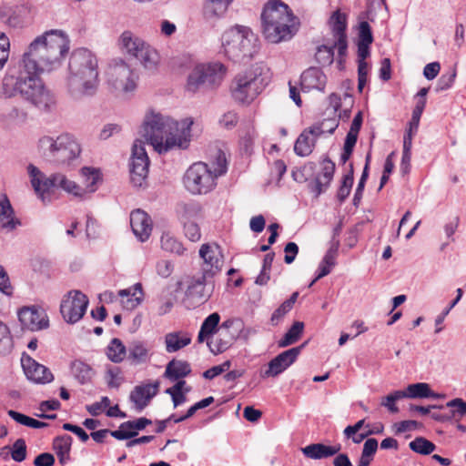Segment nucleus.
<instances>
[{"instance_id":"18","label":"nucleus","mask_w":466,"mask_h":466,"mask_svg":"<svg viewBox=\"0 0 466 466\" xmlns=\"http://www.w3.org/2000/svg\"><path fill=\"white\" fill-rule=\"evenodd\" d=\"M302 347L291 348L277 355L268 362V368L261 373V377L275 378L284 372L296 361Z\"/></svg>"},{"instance_id":"42","label":"nucleus","mask_w":466,"mask_h":466,"mask_svg":"<svg viewBox=\"0 0 466 466\" xmlns=\"http://www.w3.org/2000/svg\"><path fill=\"white\" fill-rule=\"evenodd\" d=\"M161 248L168 253L181 256L186 248L183 244L169 233H164L160 238Z\"/></svg>"},{"instance_id":"14","label":"nucleus","mask_w":466,"mask_h":466,"mask_svg":"<svg viewBox=\"0 0 466 466\" xmlns=\"http://www.w3.org/2000/svg\"><path fill=\"white\" fill-rule=\"evenodd\" d=\"M199 257L202 258V272L206 276L214 277L221 271L224 264V255L220 246L217 243H206L199 248Z\"/></svg>"},{"instance_id":"63","label":"nucleus","mask_w":466,"mask_h":466,"mask_svg":"<svg viewBox=\"0 0 466 466\" xmlns=\"http://www.w3.org/2000/svg\"><path fill=\"white\" fill-rule=\"evenodd\" d=\"M291 309L289 303L283 302L271 315L270 321L272 325H278Z\"/></svg>"},{"instance_id":"35","label":"nucleus","mask_w":466,"mask_h":466,"mask_svg":"<svg viewBox=\"0 0 466 466\" xmlns=\"http://www.w3.org/2000/svg\"><path fill=\"white\" fill-rule=\"evenodd\" d=\"M219 321L220 315L218 312L208 315L201 324L198 335V342L203 343L206 340L208 341L211 336L218 330Z\"/></svg>"},{"instance_id":"36","label":"nucleus","mask_w":466,"mask_h":466,"mask_svg":"<svg viewBox=\"0 0 466 466\" xmlns=\"http://www.w3.org/2000/svg\"><path fill=\"white\" fill-rule=\"evenodd\" d=\"M73 439L70 435L65 434L54 439L53 448L58 457L59 462L65 465L70 461V451Z\"/></svg>"},{"instance_id":"21","label":"nucleus","mask_w":466,"mask_h":466,"mask_svg":"<svg viewBox=\"0 0 466 466\" xmlns=\"http://www.w3.org/2000/svg\"><path fill=\"white\" fill-rule=\"evenodd\" d=\"M130 226L138 240L145 242L149 238L153 224L150 217L145 211L141 209L132 211L130 214Z\"/></svg>"},{"instance_id":"56","label":"nucleus","mask_w":466,"mask_h":466,"mask_svg":"<svg viewBox=\"0 0 466 466\" xmlns=\"http://www.w3.org/2000/svg\"><path fill=\"white\" fill-rule=\"evenodd\" d=\"M456 76L457 72L454 67L451 68L449 72L441 75V76L438 80L437 90L444 91L451 87L455 81Z\"/></svg>"},{"instance_id":"3","label":"nucleus","mask_w":466,"mask_h":466,"mask_svg":"<svg viewBox=\"0 0 466 466\" xmlns=\"http://www.w3.org/2000/svg\"><path fill=\"white\" fill-rule=\"evenodd\" d=\"M98 60L90 50L75 49L68 60L67 74L64 79L66 93L76 100L94 96L99 86Z\"/></svg>"},{"instance_id":"41","label":"nucleus","mask_w":466,"mask_h":466,"mask_svg":"<svg viewBox=\"0 0 466 466\" xmlns=\"http://www.w3.org/2000/svg\"><path fill=\"white\" fill-rule=\"evenodd\" d=\"M149 349L141 341H134L128 349V359L135 364L146 362L149 359Z\"/></svg>"},{"instance_id":"57","label":"nucleus","mask_w":466,"mask_h":466,"mask_svg":"<svg viewBox=\"0 0 466 466\" xmlns=\"http://www.w3.org/2000/svg\"><path fill=\"white\" fill-rule=\"evenodd\" d=\"M183 229L185 236L193 242L198 241L201 238L200 228L198 225V221L189 222L187 224H184Z\"/></svg>"},{"instance_id":"46","label":"nucleus","mask_w":466,"mask_h":466,"mask_svg":"<svg viewBox=\"0 0 466 466\" xmlns=\"http://www.w3.org/2000/svg\"><path fill=\"white\" fill-rule=\"evenodd\" d=\"M58 142V136L53 137L50 136H45L39 139L38 147L44 155L48 156L52 158H56V151L60 149Z\"/></svg>"},{"instance_id":"15","label":"nucleus","mask_w":466,"mask_h":466,"mask_svg":"<svg viewBox=\"0 0 466 466\" xmlns=\"http://www.w3.org/2000/svg\"><path fill=\"white\" fill-rule=\"evenodd\" d=\"M212 278L211 276H206L205 272L202 271L196 275L187 276L185 279L186 297L198 304L207 301L211 294L208 290V285Z\"/></svg>"},{"instance_id":"38","label":"nucleus","mask_w":466,"mask_h":466,"mask_svg":"<svg viewBox=\"0 0 466 466\" xmlns=\"http://www.w3.org/2000/svg\"><path fill=\"white\" fill-rule=\"evenodd\" d=\"M339 127L337 116H329L321 121L314 123L309 127V132H313L315 137H320L325 135H331Z\"/></svg>"},{"instance_id":"27","label":"nucleus","mask_w":466,"mask_h":466,"mask_svg":"<svg viewBox=\"0 0 466 466\" xmlns=\"http://www.w3.org/2000/svg\"><path fill=\"white\" fill-rule=\"evenodd\" d=\"M191 335L184 330L168 332L165 335V348L168 353L177 352L191 343Z\"/></svg>"},{"instance_id":"30","label":"nucleus","mask_w":466,"mask_h":466,"mask_svg":"<svg viewBox=\"0 0 466 466\" xmlns=\"http://www.w3.org/2000/svg\"><path fill=\"white\" fill-rule=\"evenodd\" d=\"M234 0H204L203 15L207 19H218L225 15Z\"/></svg>"},{"instance_id":"34","label":"nucleus","mask_w":466,"mask_h":466,"mask_svg":"<svg viewBox=\"0 0 466 466\" xmlns=\"http://www.w3.org/2000/svg\"><path fill=\"white\" fill-rule=\"evenodd\" d=\"M134 57L147 70H156L159 64V55L157 51L147 43L144 45Z\"/></svg>"},{"instance_id":"23","label":"nucleus","mask_w":466,"mask_h":466,"mask_svg":"<svg viewBox=\"0 0 466 466\" xmlns=\"http://www.w3.org/2000/svg\"><path fill=\"white\" fill-rule=\"evenodd\" d=\"M57 144L60 149L56 151L55 160L59 163L69 162L77 157L81 152L79 144L69 134L59 135Z\"/></svg>"},{"instance_id":"40","label":"nucleus","mask_w":466,"mask_h":466,"mask_svg":"<svg viewBox=\"0 0 466 466\" xmlns=\"http://www.w3.org/2000/svg\"><path fill=\"white\" fill-rule=\"evenodd\" d=\"M406 395V398H438L439 395L434 393L429 384L424 382H419L414 384H410L406 390H402Z\"/></svg>"},{"instance_id":"22","label":"nucleus","mask_w":466,"mask_h":466,"mask_svg":"<svg viewBox=\"0 0 466 466\" xmlns=\"http://www.w3.org/2000/svg\"><path fill=\"white\" fill-rule=\"evenodd\" d=\"M159 389V382L147 383L136 386L130 393V400L137 411L143 410L155 397Z\"/></svg>"},{"instance_id":"64","label":"nucleus","mask_w":466,"mask_h":466,"mask_svg":"<svg viewBox=\"0 0 466 466\" xmlns=\"http://www.w3.org/2000/svg\"><path fill=\"white\" fill-rule=\"evenodd\" d=\"M55 461L56 460L53 454L44 452L35 458L34 464L35 466H54Z\"/></svg>"},{"instance_id":"58","label":"nucleus","mask_w":466,"mask_h":466,"mask_svg":"<svg viewBox=\"0 0 466 466\" xmlns=\"http://www.w3.org/2000/svg\"><path fill=\"white\" fill-rule=\"evenodd\" d=\"M457 296L455 299L450 304V306L441 314L439 315L435 319V324L437 326L435 329V333H439L442 330V328L441 327V323L443 322L445 317L449 314L451 309L455 307V305L461 300L462 297V289L461 288L457 289Z\"/></svg>"},{"instance_id":"52","label":"nucleus","mask_w":466,"mask_h":466,"mask_svg":"<svg viewBox=\"0 0 466 466\" xmlns=\"http://www.w3.org/2000/svg\"><path fill=\"white\" fill-rule=\"evenodd\" d=\"M426 106V99H419L411 116V120L409 123V128L406 132L415 134L418 131L420 119Z\"/></svg>"},{"instance_id":"12","label":"nucleus","mask_w":466,"mask_h":466,"mask_svg":"<svg viewBox=\"0 0 466 466\" xmlns=\"http://www.w3.org/2000/svg\"><path fill=\"white\" fill-rule=\"evenodd\" d=\"M148 167L149 158L145 148V142L137 139L132 147L130 167V180L134 187H141L146 184Z\"/></svg>"},{"instance_id":"59","label":"nucleus","mask_w":466,"mask_h":466,"mask_svg":"<svg viewBox=\"0 0 466 466\" xmlns=\"http://www.w3.org/2000/svg\"><path fill=\"white\" fill-rule=\"evenodd\" d=\"M358 43H372L371 28L367 21H361L358 28Z\"/></svg>"},{"instance_id":"10","label":"nucleus","mask_w":466,"mask_h":466,"mask_svg":"<svg viewBox=\"0 0 466 466\" xmlns=\"http://www.w3.org/2000/svg\"><path fill=\"white\" fill-rule=\"evenodd\" d=\"M217 177L210 167L204 162L192 164L186 171L183 182L186 189L193 195L210 192L216 187Z\"/></svg>"},{"instance_id":"8","label":"nucleus","mask_w":466,"mask_h":466,"mask_svg":"<svg viewBox=\"0 0 466 466\" xmlns=\"http://www.w3.org/2000/svg\"><path fill=\"white\" fill-rule=\"evenodd\" d=\"M226 74V66L219 62L198 64L187 76L186 89L196 93L203 89L216 88L220 86Z\"/></svg>"},{"instance_id":"62","label":"nucleus","mask_w":466,"mask_h":466,"mask_svg":"<svg viewBox=\"0 0 466 466\" xmlns=\"http://www.w3.org/2000/svg\"><path fill=\"white\" fill-rule=\"evenodd\" d=\"M112 437L116 440H128L137 436V432L128 429L127 425H124V422L119 426L116 431H110Z\"/></svg>"},{"instance_id":"54","label":"nucleus","mask_w":466,"mask_h":466,"mask_svg":"<svg viewBox=\"0 0 466 466\" xmlns=\"http://www.w3.org/2000/svg\"><path fill=\"white\" fill-rule=\"evenodd\" d=\"M210 168L217 178L227 172L228 163L224 152H222L221 150H218L217 152L216 159L212 163V167Z\"/></svg>"},{"instance_id":"24","label":"nucleus","mask_w":466,"mask_h":466,"mask_svg":"<svg viewBox=\"0 0 466 466\" xmlns=\"http://www.w3.org/2000/svg\"><path fill=\"white\" fill-rule=\"evenodd\" d=\"M124 309L134 310L144 300L142 284L137 282L127 289H120L117 293Z\"/></svg>"},{"instance_id":"53","label":"nucleus","mask_w":466,"mask_h":466,"mask_svg":"<svg viewBox=\"0 0 466 466\" xmlns=\"http://www.w3.org/2000/svg\"><path fill=\"white\" fill-rule=\"evenodd\" d=\"M405 398L406 395L402 390H395L382 398L380 405L387 408L390 412L397 413L399 411V408L396 406V401Z\"/></svg>"},{"instance_id":"29","label":"nucleus","mask_w":466,"mask_h":466,"mask_svg":"<svg viewBox=\"0 0 466 466\" xmlns=\"http://www.w3.org/2000/svg\"><path fill=\"white\" fill-rule=\"evenodd\" d=\"M319 137L309 132V127L302 131L294 145V151L299 157H308L313 151Z\"/></svg>"},{"instance_id":"31","label":"nucleus","mask_w":466,"mask_h":466,"mask_svg":"<svg viewBox=\"0 0 466 466\" xmlns=\"http://www.w3.org/2000/svg\"><path fill=\"white\" fill-rule=\"evenodd\" d=\"M146 42L130 31H124L118 39L119 47L131 56H135Z\"/></svg>"},{"instance_id":"33","label":"nucleus","mask_w":466,"mask_h":466,"mask_svg":"<svg viewBox=\"0 0 466 466\" xmlns=\"http://www.w3.org/2000/svg\"><path fill=\"white\" fill-rule=\"evenodd\" d=\"M191 373L190 364L186 360H172L167 364L164 377L171 381L183 379Z\"/></svg>"},{"instance_id":"45","label":"nucleus","mask_w":466,"mask_h":466,"mask_svg":"<svg viewBox=\"0 0 466 466\" xmlns=\"http://www.w3.org/2000/svg\"><path fill=\"white\" fill-rule=\"evenodd\" d=\"M106 355L111 361L119 363L127 355L126 347L119 339H113L107 346Z\"/></svg>"},{"instance_id":"25","label":"nucleus","mask_w":466,"mask_h":466,"mask_svg":"<svg viewBox=\"0 0 466 466\" xmlns=\"http://www.w3.org/2000/svg\"><path fill=\"white\" fill-rule=\"evenodd\" d=\"M0 225L6 232H11L21 225V221L15 217L14 209L5 194H0Z\"/></svg>"},{"instance_id":"55","label":"nucleus","mask_w":466,"mask_h":466,"mask_svg":"<svg viewBox=\"0 0 466 466\" xmlns=\"http://www.w3.org/2000/svg\"><path fill=\"white\" fill-rule=\"evenodd\" d=\"M11 458L16 462H22L26 458V444L24 439H17L10 451Z\"/></svg>"},{"instance_id":"60","label":"nucleus","mask_w":466,"mask_h":466,"mask_svg":"<svg viewBox=\"0 0 466 466\" xmlns=\"http://www.w3.org/2000/svg\"><path fill=\"white\" fill-rule=\"evenodd\" d=\"M369 64L364 61H358V89L362 92L368 81Z\"/></svg>"},{"instance_id":"9","label":"nucleus","mask_w":466,"mask_h":466,"mask_svg":"<svg viewBox=\"0 0 466 466\" xmlns=\"http://www.w3.org/2000/svg\"><path fill=\"white\" fill-rule=\"evenodd\" d=\"M106 79L108 86L114 91L128 94L136 90L138 76L127 62L115 59L106 68Z\"/></svg>"},{"instance_id":"28","label":"nucleus","mask_w":466,"mask_h":466,"mask_svg":"<svg viewBox=\"0 0 466 466\" xmlns=\"http://www.w3.org/2000/svg\"><path fill=\"white\" fill-rule=\"evenodd\" d=\"M201 207L198 203L182 202L177 205V214L182 225L200 220Z\"/></svg>"},{"instance_id":"11","label":"nucleus","mask_w":466,"mask_h":466,"mask_svg":"<svg viewBox=\"0 0 466 466\" xmlns=\"http://www.w3.org/2000/svg\"><path fill=\"white\" fill-rule=\"evenodd\" d=\"M89 304L88 298L79 290H70L63 298L60 312L70 324L76 323L85 315Z\"/></svg>"},{"instance_id":"6","label":"nucleus","mask_w":466,"mask_h":466,"mask_svg":"<svg viewBox=\"0 0 466 466\" xmlns=\"http://www.w3.org/2000/svg\"><path fill=\"white\" fill-rule=\"evenodd\" d=\"M222 47L229 59L248 62L258 54L259 41L249 27L235 25L222 35Z\"/></svg>"},{"instance_id":"26","label":"nucleus","mask_w":466,"mask_h":466,"mask_svg":"<svg viewBox=\"0 0 466 466\" xmlns=\"http://www.w3.org/2000/svg\"><path fill=\"white\" fill-rule=\"evenodd\" d=\"M340 450V444L325 445L323 443H312L302 448L301 451L307 458L312 460H321L338 454Z\"/></svg>"},{"instance_id":"5","label":"nucleus","mask_w":466,"mask_h":466,"mask_svg":"<svg viewBox=\"0 0 466 466\" xmlns=\"http://www.w3.org/2000/svg\"><path fill=\"white\" fill-rule=\"evenodd\" d=\"M269 69L262 64H255L238 74L231 85V96L239 104H250L268 85Z\"/></svg>"},{"instance_id":"50","label":"nucleus","mask_w":466,"mask_h":466,"mask_svg":"<svg viewBox=\"0 0 466 466\" xmlns=\"http://www.w3.org/2000/svg\"><path fill=\"white\" fill-rule=\"evenodd\" d=\"M13 349V338L9 328L0 320V354L5 355Z\"/></svg>"},{"instance_id":"51","label":"nucleus","mask_w":466,"mask_h":466,"mask_svg":"<svg viewBox=\"0 0 466 466\" xmlns=\"http://www.w3.org/2000/svg\"><path fill=\"white\" fill-rule=\"evenodd\" d=\"M334 47H336L335 45L332 46L326 45L319 46L315 54L316 61L322 66H330L334 59Z\"/></svg>"},{"instance_id":"48","label":"nucleus","mask_w":466,"mask_h":466,"mask_svg":"<svg viewBox=\"0 0 466 466\" xmlns=\"http://www.w3.org/2000/svg\"><path fill=\"white\" fill-rule=\"evenodd\" d=\"M409 447L414 452L422 455H429L436 449V446L433 442L423 437L415 438L409 443Z\"/></svg>"},{"instance_id":"2","label":"nucleus","mask_w":466,"mask_h":466,"mask_svg":"<svg viewBox=\"0 0 466 466\" xmlns=\"http://www.w3.org/2000/svg\"><path fill=\"white\" fill-rule=\"evenodd\" d=\"M193 119L175 121L161 114L151 113L143 124V136L159 154L174 148H187L191 139Z\"/></svg>"},{"instance_id":"1","label":"nucleus","mask_w":466,"mask_h":466,"mask_svg":"<svg viewBox=\"0 0 466 466\" xmlns=\"http://www.w3.org/2000/svg\"><path fill=\"white\" fill-rule=\"evenodd\" d=\"M69 49L70 39L63 30L51 29L36 36L23 55L17 76L5 75L3 78L0 96H20L39 110L52 111L56 97L39 75L60 68Z\"/></svg>"},{"instance_id":"19","label":"nucleus","mask_w":466,"mask_h":466,"mask_svg":"<svg viewBox=\"0 0 466 466\" xmlns=\"http://www.w3.org/2000/svg\"><path fill=\"white\" fill-rule=\"evenodd\" d=\"M328 83L326 74L317 66L304 70L300 76V88L303 92H324Z\"/></svg>"},{"instance_id":"61","label":"nucleus","mask_w":466,"mask_h":466,"mask_svg":"<svg viewBox=\"0 0 466 466\" xmlns=\"http://www.w3.org/2000/svg\"><path fill=\"white\" fill-rule=\"evenodd\" d=\"M156 271L159 277L167 279L173 273L174 265L169 260H159L156 265Z\"/></svg>"},{"instance_id":"32","label":"nucleus","mask_w":466,"mask_h":466,"mask_svg":"<svg viewBox=\"0 0 466 466\" xmlns=\"http://www.w3.org/2000/svg\"><path fill=\"white\" fill-rule=\"evenodd\" d=\"M335 172V164L329 159L322 162L321 172L315 180V192L320 195L330 184Z\"/></svg>"},{"instance_id":"39","label":"nucleus","mask_w":466,"mask_h":466,"mask_svg":"<svg viewBox=\"0 0 466 466\" xmlns=\"http://www.w3.org/2000/svg\"><path fill=\"white\" fill-rule=\"evenodd\" d=\"M81 175L84 178L85 196L94 193L97 188V183L101 180L100 171L96 168L85 167L81 168Z\"/></svg>"},{"instance_id":"20","label":"nucleus","mask_w":466,"mask_h":466,"mask_svg":"<svg viewBox=\"0 0 466 466\" xmlns=\"http://www.w3.org/2000/svg\"><path fill=\"white\" fill-rule=\"evenodd\" d=\"M329 26L332 30L333 36L335 37V46H337L339 56L346 54L348 43L345 34L347 28V16L339 10H336L331 15L329 20Z\"/></svg>"},{"instance_id":"44","label":"nucleus","mask_w":466,"mask_h":466,"mask_svg":"<svg viewBox=\"0 0 466 466\" xmlns=\"http://www.w3.org/2000/svg\"><path fill=\"white\" fill-rule=\"evenodd\" d=\"M353 174H354L353 166H352V164H350V170L347 174H345L342 177L340 186L337 192V198L339 201V203H343L347 199V198L349 197V195L351 191L353 181H354Z\"/></svg>"},{"instance_id":"13","label":"nucleus","mask_w":466,"mask_h":466,"mask_svg":"<svg viewBox=\"0 0 466 466\" xmlns=\"http://www.w3.org/2000/svg\"><path fill=\"white\" fill-rule=\"evenodd\" d=\"M29 8L23 4L2 3L0 22L8 29H22L28 20Z\"/></svg>"},{"instance_id":"4","label":"nucleus","mask_w":466,"mask_h":466,"mask_svg":"<svg viewBox=\"0 0 466 466\" xmlns=\"http://www.w3.org/2000/svg\"><path fill=\"white\" fill-rule=\"evenodd\" d=\"M296 20L287 4L281 0L268 1L261 13L264 37L273 44L291 39L298 30Z\"/></svg>"},{"instance_id":"16","label":"nucleus","mask_w":466,"mask_h":466,"mask_svg":"<svg viewBox=\"0 0 466 466\" xmlns=\"http://www.w3.org/2000/svg\"><path fill=\"white\" fill-rule=\"evenodd\" d=\"M18 319L23 329L38 331L49 325L45 310L35 306L24 307L18 311Z\"/></svg>"},{"instance_id":"7","label":"nucleus","mask_w":466,"mask_h":466,"mask_svg":"<svg viewBox=\"0 0 466 466\" xmlns=\"http://www.w3.org/2000/svg\"><path fill=\"white\" fill-rule=\"evenodd\" d=\"M27 170L32 187L43 201H45V195L48 193L53 187H61L74 197L79 198H86L83 187L62 174H56L51 177H46L43 172L32 164L28 166Z\"/></svg>"},{"instance_id":"17","label":"nucleus","mask_w":466,"mask_h":466,"mask_svg":"<svg viewBox=\"0 0 466 466\" xmlns=\"http://www.w3.org/2000/svg\"><path fill=\"white\" fill-rule=\"evenodd\" d=\"M21 365L25 377L33 383L46 384L54 380V376L48 368L38 363L25 352L21 356Z\"/></svg>"},{"instance_id":"43","label":"nucleus","mask_w":466,"mask_h":466,"mask_svg":"<svg viewBox=\"0 0 466 466\" xmlns=\"http://www.w3.org/2000/svg\"><path fill=\"white\" fill-rule=\"evenodd\" d=\"M304 329V323L295 321L283 338L279 341V347L285 348L294 344L299 340Z\"/></svg>"},{"instance_id":"37","label":"nucleus","mask_w":466,"mask_h":466,"mask_svg":"<svg viewBox=\"0 0 466 466\" xmlns=\"http://www.w3.org/2000/svg\"><path fill=\"white\" fill-rule=\"evenodd\" d=\"M70 369L74 378L80 384L90 382L95 374L90 365L79 360H74L71 363Z\"/></svg>"},{"instance_id":"47","label":"nucleus","mask_w":466,"mask_h":466,"mask_svg":"<svg viewBox=\"0 0 466 466\" xmlns=\"http://www.w3.org/2000/svg\"><path fill=\"white\" fill-rule=\"evenodd\" d=\"M7 414L17 423H20L24 426H27L29 428L40 429L47 426L46 422L37 420L34 418H31L29 416H26L13 410H8Z\"/></svg>"},{"instance_id":"49","label":"nucleus","mask_w":466,"mask_h":466,"mask_svg":"<svg viewBox=\"0 0 466 466\" xmlns=\"http://www.w3.org/2000/svg\"><path fill=\"white\" fill-rule=\"evenodd\" d=\"M446 407L451 409V417L454 421H460L466 417V401L461 398H455L446 403Z\"/></svg>"}]
</instances>
